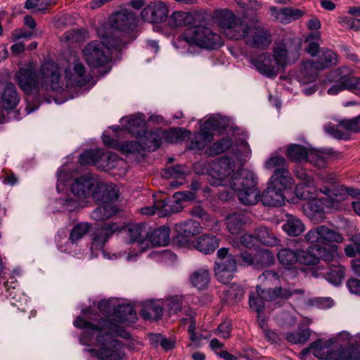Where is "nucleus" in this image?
Returning <instances> with one entry per match:
<instances>
[{"label": "nucleus", "mask_w": 360, "mask_h": 360, "mask_svg": "<svg viewBox=\"0 0 360 360\" xmlns=\"http://www.w3.org/2000/svg\"><path fill=\"white\" fill-rule=\"evenodd\" d=\"M63 69L64 77L58 65L52 60H47L41 65L38 74L32 66L24 70V96H27L26 110L28 114L39 106V91L41 87L63 92L71 87L85 86L91 80V77L85 65L75 54L70 55Z\"/></svg>", "instance_id": "1"}, {"label": "nucleus", "mask_w": 360, "mask_h": 360, "mask_svg": "<svg viewBox=\"0 0 360 360\" xmlns=\"http://www.w3.org/2000/svg\"><path fill=\"white\" fill-rule=\"evenodd\" d=\"M208 181L212 186L229 188L244 205H255L259 199L256 174L247 169L236 170L235 162L229 157L221 158L211 164Z\"/></svg>", "instance_id": "2"}, {"label": "nucleus", "mask_w": 360, "mask_h": 360, "mask_svg": "<svg viewBox=\"0 0 360 360\" xmlns=\"http://www.w3.org/2000/svg\"><path fill=\"white\" fill-rule=\"evenodd\" d=\"M77 328L83 329L79 341L82 344H95L98 349H88L98 360H122L121 345L115 336L129 339L130 334L121 326L108 321H99L98 324L79 316L74 323Z\"/></svg>", "instance_id": "3"}, {"label": "nucleus", "mask_w": 360, "mask_h": 360, "mask_svg": "<svg viewBox=\"0 0 360 360\" xmlns=\"http://www.w3.org/2000/svg\"><path fill=\"white\" fill-rule=\"evenodd\" d=\"M70 191L75 199H60L59 202L68 211H74L83 206V201L89 198L100 200L102 196L115 199L118 190L113 184H105L91 174H86L74 180Z\"/></svg>", "instance_id": "4"}, {"label": "nucleus", "mask_w": 360, "mask_h": 360, "mask_svg": "<svg viewBox=\"0 0 360 360\" xmlns=\"http://www.w3.org/2000/svg\"><path fill=\"white\" fill-rule=\"evenodd\" d=\"M225 35L234 40H243L245 44L257 49H265L271 42L269 32L261 25H248L232 12L226 11L220 19Z\"/></svg>", "instance_id": "5"}, {"label": "nucleus", "mask_w": 360, "mask_h": 360, "mask_svg": "<svg viewBox=\"0 0 360 360\" xmlns=\"http://www.w3.org/2000/svg\"><path fill=\"white\" fill-rule=\"evenodd\" d=\"M221 44L220 36L205 25L188 27L173 42L179 53L187 56L198 55L200 49H212Z\"/></svg>", "instance_id": "6"}, {"label": "nucleus", "mask_w": 360, "mask_h": 360, "mask_svg": "<svg viewBox=\"0 0 360 360\" xmlns=\"http://www.w3.org/2000/svg\"><path fill=\"white\" fill-rule=\"evenodd\" d=\"M336 257V248L333 246L308 248L307 250L283 248L277 253L280 263L289 269L298 262L306 265H314L317 264L319 259L329 262Z\"/></svg>", "instance_id": "7"}, {"label": "nucleus", "mask_w": 360, "mask_h": 360, "mask_svg": "<svg viewBox=\"0 0 360 360\" xmlns=\"http://www.w3.org/2000/svg\"><path fill=\"white\" fill-rule=\"evenodd\" d=\"M336 339H319L310 345L309 348L303 349L300 356L304 359L310 351L313 354L321 359L326 360H360V349L358 348H349L340 350L335 345Z\"/></svg>", "instance_id": "8"}, {"label": "nucleus", "mask_w": 360, "mask_h": 360, "mask_svg": "<svg viewBox=\"0 0 360 360\" xmlns=\"http://www.w3.org/2000/svg\"><path fill=\"white\" fill-rule=\"evenodd\" d=\"M122 47L121 39L105 37L101 42L93 41L88 44L83 49V55L90 66L98 67L105 65L110 59V49L120 50Z\"/></svg>", "instance_id": "9"}, {"label": "nucleus", "mask_w": 360, "mask_h": 360, "mask_svg": "<svg viewBox=\"0 0 360 360\" xmlns=\"http://www.w3.org/2000/svg\"><path fill=\"white\" fill-rule=\"evenodd\" d=\"M227 126V120L219 115L209 116L201 125L200 132L195 134L188 146L191 150H202L213 141L212 131L219 129H225Z\"/></svg>", "instance_id": "10"}, {"label": "nucleus", "mask_w": 360, "mask_h": 360, "mask_svg": "<svg viewBox=\"0 0 360 360\" xmlns=\"http://www.w3.org/2000/svg\"><path fill=\"white\" fill-rule=\"evenodd\" d=\"M304 239L307 243L312 245L309 248L335 247L337 257L333 261H336L338 258L337 245H330L333 243H342L343 240L342 236L336 230L326 225L317 226L307 232L304 235ZM330 262H333V260Z\"/></svg>", "instance_id": "11"}, {"label": "nucleus", "mask_w": 360, "mask_h": 360, "mask_svg": "<svg viewBox=\"0 0 360 360\" xmlns=\"http://www.w3.org/2000/svg\"><path fill=\"white\" fill-rule=\"evenodd\" d=\"M302 41L299 38L288 39L284 43L276 44L274 47L272 56L278 70L283 69L290 63L295 61L300 56Z\"/></svg>", "instance_id": "12"}, {"label": "nucleus", "mask_w": 360, "mask_h": 360, "mask_svg": "<svg viewBox=\"0 0 360 360\" xmlns=\"http://www.w3.org/2000/svg\"><path fill=\"white\" fill-rule=\"evenodd\" d=\"M126 231L129 243L136 245L135 252H130L127 257V261L133 262L140 254L149 250L148 232L141 224L129 225Z\"/></svg>", "instance_id": "13"}, {"label": "nucleus", "mask_w": 360, "mask_h": 360, "mask_svg": "<svg viewBox=\"0 0 360 360\" xmlns=\"http://www.w3.org/2000/svg\"><path fill=\"white\" fill-rule=\"evenodd\" d=\"M233 139L231 138L221 139L214 143V144L208 148L207 153L210 155H215L224 153L226 150L231 148L236 158L240 162H245L251 155V150L248 143L241 139L233 144Z\"/></svg>", "instance_id": "14"}, {"label": "nucleus", "mask_w": 360, "mask_h": 360, "mask_svg": "<svg viewBox=\"0 0 360 360\" xmlns=\"http://www.w3.org/2000/svg\"><path fill=\"white\" fill-rule=\"evenodd\" d=\"M169 8L161 1L150 2L141 13V18L149 23H162L168 18Z\"/></svg>", "instance_id": "15"}, {"label": "nucleus", "mask_w": 360, "mask_h": 360, "mask_svg": "<svg viewBox=\"0 0 360 360\" xmlns=\"http://www.w3.org/2000/svg\"><path fill=\"white\" fill-rule=\"evenodd\" d=\"M119 229L120 226L116 223H112L96 229L91 247V255L94 257H97L98 252H101L105 256V252L103 251V247L108 241V238Z\"/></svg>", "instance_id": "16"}, {"label": "nucleus", "mask_w": 360, "mask_h": 360, "mask_svg": "<svg viewBox=\"0 0 360 360\" xmlns=\"http://www.w3.org/2000/svg\"><path fill=\"white\" fill-rule=\"evenodd\" d=\"M188 199L189 195L187 193L176 192L169 200L157 201L158 209L160 206L158 216L159 217H164L172 213L180 212L183 209L181 201Z\"/></svg>", "instance_id": "17"}, {"label": "nucleus", "mask_w": 360, "mask_h": 360, "mask_svg": "<svg viewBox=\"0 0 360 360\" xmlns=\"http://www.w3.org/2000/svg\"><path fill=\"white\" fill-rule=\"evenodd\" d=\"M317 77L316 68H314V64L311 62L303 63L299 82L302 86V92L309 96L315 93L317 90V86L315 81Z\"/></svg>", "instance_id": "18"}, {"label": "nucleus", "mask_w": 360, "mask_h": 360, "mask_svg": "<svg viewBox=\"0 0 360 360\" xmlns=\"http://www.w3.org/2000/svg\"><path fill=\"white\" fill-rule=\"evenodd\" d=\"M251 63L259 72L268 77H274L278 73V65L270 54L262 53L252 58Z\"/></svg>", "instance_id": "19"}, {"label": "nucleus", "mask_w": 360, "mask_h": 360, "mask_svg": "<svg viewBox=\"0 0 360 360\" xmlns=\"http://www.w3.org/2000/svg\"><path fill=\"white\" fill-rule=\"evenodd\" d=\"M327 197L326 202L328 208L341 210L343 208L341 202L347 198V187L344 186H334L331 188L320 190Z\"/></svg>", "instance_id": "20"}, {"label": "nucleus", "mask_w": 360, "mask_h": 360, "mask_svg": "<svg viewBox=\"0 0 360 360\" xmlns=\"http://www.w3.org/2000/svg\"><path fill=\"white\" fill-rule=\"evenodd\" d=\"M325 207L328 208L326 198L321 200L315 197L303 205V210L311 220L319 223L325 219Z\"/></svg>", "instance_id": "21"}, {"label": "nucleus", "mask_w": 360, "mask_h": 360, "mask_svg": "<svg viewBox=\"0 0 360 360\" xmlns=\"http://www.w3.org/2000/svg\"><path fill=\"white\" fill-rule=\"evenodd\" d=\"M350 74V69L347 67H342L338 69L332 70L327 76V82H336L337 84L332 86L328 90L330 95H336L340 91L347 89L346 84V77Z\"/></svg>", "instance_id": "22"}, {"label": "nucleus", "mask_w": 360, "mask_h": 360, "mask_svg": "<svg viewBox=\"0 0 360 360\" xmlns=\"http://www.w3.org/2000/svg\"><path fill=\"white\" fill-rule=\"evenodd\" d=\"M268 183L285 193L291 191L295 181L288 168H283L275 170Z\"/></svg>", "instance_id": "23"}, {"label": "nucleus", "mask_w": 360, "mask_h": 360, "mask_svg": "<svg viewBox=\"0 0 360 360\" xmlns=\"http://www.w3.org/2000/svg\"><path fill=\"white\" fill-rule=\"evenodd\" d=\"M19 101L20 98L13 84L7 83L0 87V112H2V109L14 108Z\"/></svg>", "instance_id": "24"}, {"label": "nucleus", "mask_w": 360, "mask_h": 360, "mask_svg": "<svg viewBox=\"0 0 360 360\" xmlns=\"http://www.w3.org/2000/svg\"><path fill=\"white\" fill-rule=\"evenodd\" d=\"M117 198L118 196L115 199H108L102 196V199L99 200L101 205L92 212L91 218L96 221H104L116 214L118 210L114 202Z\"/></svg>", "instance_id": "25"}, {"label": "nucleus", "mask_w": 360, "mask_h": 360, "mask_svg": "<svg viewBox=\"0 0 360 360\" xmlns=\"http://www.w3.org/2000/svg\"><path fill=\"white\" fill-rule=\"evenodd\" d=\"M163 300H149L142 303L141 316L146 320H158L163 314Z\"/></svg>", "instance_id": "26"}, {"label": "nucleus", "mask_w": 360, "mask_h": 360, "mask_svg": "<svg viewBox=\"0 0 360 360\" xmlns=\"http://www.w3.org/2000/svg\"><path fill=\"white\" fill-rule=\"evenodd\" d=\"M120 123L129 133L138 137L145 134L146 120L143 114H137L129 117H122Z\"/></svg>", "instance_id": "27"}, {"label": "nucleus", "mask_w": 360, "mask_h": 360, "mask_svg": "<svg viewBox=\"0 0 360 360\" xmlns=\"http://www.w3.org/2000/svg\"><path fill=\"white\" fill-rule=\"evenodd\" d=\"M191 245L198 251L209 255L219 247V239L210 234H203L193 240Z\"/></svg>", "instance_id": "28"}, {"label": "nucleus", "mask_w": 360, "mask_h": 360, "mask_svg": "<svg viewBox=\"0 0 360 360\" xmlns=\"http://www.w3.org/2000/svg\"><path fill=\"white\" fill-rule=\"evenodd\" d=\"M266 206L278 207L284 203V192L272 185L267 184V187L263 192L262 195H259V199ZM259 200H258L259 202Z\"/></svg>", "instance_id": "29"}, {"label": "nucleus", "mask_w": 360, "mask_h": 360, "mask_svg": "<svg viewBox=\"0 0 360 360\" xmlns=\"http://www.w3.org/2000/svg\"><path fill=\"white\" fill-rule=\"evenodd\" d=\"M228 263L223 261H216L215 262V276L217 280L222 283H229L236 271V260L230 259Z\"/></svg>", "instance_id": "30"}, {"label": "nucleus", "mask_w": 360, "mask_h": 360, "mask_svg": "<svg viewBox=\"0 0 360 360\" xmlns=\"http://www.w3.org/2000/svg\"><path fill=\"white\" fill-rule=\"evenodd\" d=\"M136 18L131 13L120 12L115 13L110 18V25L113 30L127 32L134 26Z\"/></svg>", "instance_id": "31"}, {"label": "nucleus", "mask_w": 360, "mask_h": 360, "mask_svg": "<svg viewBox=\"0 0 360 360\" xmlns=\"http://www.w3.org/2000/svg\"><path fill=\"white\" fill-rule=\"evenodd\" d=\"M271 15L276 20L287 24L298 19L302 15L301 11L298 9L285 8L278 9L276 6H271L269 8Z\"/></svg>", "instance_id": "32"}, {"label": "nucleus", "mask_w": 360, "mask_h": 360, "mask_svg": "<svg viewBox=\"0 0 360 360\" xmlns=\"http://www.w3.org/2000/svg\"><path fill=\"white\" fill-rule=\"evenodd\" d=\"M170 229L162 226L148 233L149 249L153 247L166 246L170 241Z\"/></svg>", "instance_id": "33"}, {"label": "nucleus", "mask_w": 360, "mask_h": 360, "mask_svg": "<svg viewBox=\"0 0 360 360\" xmlns=\"http://www.w3.org/2000/svg\"><path fill=\"white\" fill-rule=\"evenodd\" d=\"M114 319H117L120 322L127 323H134L137 319L136 314L133 307L129 304H124V301L120 300L117 303L113 314Z\"/></svg>", "instance_id": "34"}, {"label": "nucleus", "mask_w": 360, "mask_h": 360, "mask_svg": "<svg viewBox=\"0 0 360 360\" xmlns=\"http://www.w3.org/2000/svg\"><path fill=\"white\" fill-rule=\"evenodd\" d=\"M282 229L290 236H297L304 231L305 226L298 217L288 214L283 220Z\"/></svg>", "instance_id": "35"}, {"label": "nucleus", "mask_w": 360, "mask_h": 360, "mask_svg": "<svg viewBox=\"0 0 360 360\" xmlns=\"http://www.w3.org/2000/svg\"><path fill=\"white\" fill-rule=\"evenodd\" d=\"M249 222L250 219L245 214L233 213L226 217V229L231 234L236 235L238 234L243 227Z\"/></svg>", "instance_id": "36"}, {"label": "nucleus", "mask_w": 360, "mask_h": 360, "mask_svg": "<svg viewBox=\"0 0 360 360\" xmlns=\"http://www.w3.org/2000/svg\"><path fill=\"white\" fill-rule=\"evenodd\" d=\"M176 232L185 238L193 237L202 231L200 224L193 220H187L174 225Z\"/></svg>", "instance_id": "37"}, {"label": "nucleus", "mask_w": 360, "mask_h": 360, "mask_svg": "<svg viewBox=\"0 0 360 360\" xmlns=\"http://www.w3.org/2000/svg\"><path fill=\"white\" fill-rule=\"evenodd\" d=\"M210 281V273L207 268H200L194 271L190 276L191 284L198 290L206 288Z\"/></svg>", "instance_id": "38"}, {"label": "nucleus", "mask_w": 360, "mask_h": 360, "mask_svg": "<svg viewBox=\"0 0 360 360\" xmlns=\"http://www.w3.org/2000/svg\"><path fill=\"white\" fill-rule=\"evenodd\" d=\"M122 162V160L116 154L110 151L104 152L101 150L98 167L103 170H110Z\"/></svg>", "instance_id": "39"}, {"label": "nucleus", "mask_w": 360, "mask_h": 360, "mask_svg": "<svg viewBox=\"0 0 360 360\" xmlns=\"http://www.w3.org/2000/svg\"><path fill=\"white\" fill-rule=\"evenodd\" d=\"M317 193L318 191L314 182L299 184L295 189V194L297 198L308 201L316 197Z\"/></svg>", "instance_id": "40"}, {"label": "nucleus", "mask_w": 360, "mask_h": 360, "mask_svg": "<svg viewBox=\"0 0 360 360\" xmlns=\"http://www.w3.org/2000/svg\"><path fill=\"white\" fill-rule=\"evenodd\" d=\"M300 290H292L290 288L276 287L264 290L266 301L273 300L278 297L288 298L295 293H302Z\"/></svg>", "instance_id": "41"}, {"label": "nucleus", "mask_w": 360, "mask_h": 360, "mask_svg": "<svg viewBox=\"0 0 360 360\" xmlns=\"http://www.w3.org/2000/svg\"><path fill=\"white\" fill-rule=\"evenodd\" d=\"M194 20L192 14L185 11H175L169 18V24L173 27L191 24Z\"/></svg>", "instance_id": "42"}, {"label": "nucleus", "mask_w": 360, "mask_h": 360, "mask_svg": "<svg viewBox=\"0 0 360 360\" xmlns=\"http://www.w3.org/2000/svg\"><path fill=\"white\" fill-rule=\"evenodd\" d=\"M265 301L266 300L264 294V290H262L259 285L257 286L255 290L250 292L249 296L250 307L258 314L262 311Z\"/></svg>", "instance_id": "43"}, {"label": "nucleus", "mask_w": 360, "mask_h": 360, "mask_svg": "<svg viewBox=\"0 0 360 360\" xmlns=\"http://www.w3.org/2000/svg\"><path fill=\"white\" fill-rule=\"evenodd\" d=\"M308 62H311L314 64V68H316V73H317L318 70L335 64L337 63V55L331 50H324L319 56V61L316 63L311 60Z\"/></svg>", "instance_id": "44"}, {"label": "nucleus", "mask_w": 360, "mask_h": 360, "mask_svg": "<svg viewBox=\"0 0 360 360\" xmlns=\"http://www.w3.org/2000/svg\"><path fill=\"white\" fill-rule=\"evenodd\" d=\"M141 138V141L143 142V148L145 150H155L161 144V136L157 132H149L145 129V134H143Z\"/></svg>", "instance_id": "45"}, {"label": "nucleus", "mask_w": 360, "mask_h": 360, "mask_svg": "<svg viewBox=\"0 0 360 360\" xmlns=\"http://www.w3.org/2000/svg\"><path fill=\"white\" fill-rule=\"evenodd\" d=\"M72 166L70 165H63L58 171L56 188L58 192L64 191L67 187V183L72 178L71 170Z\"/></svg>", "instance_id": "46"}, {"label": "nucleus", "mask_w": 360, "mask_h": 360, "mask_svg": "<svg viewBox=\"0 0 360 360\" xmlns=\"http://www.w3.org/2000/svg\"><path fill=\"white\" fill-rule=\"evenodd\" d=\"M309 153L306 148L297 144L290 145L287 150L288 158L293 162L307 161Z\"/></svg>", "instance_id": "47"}, {"label": "nucleus", "mask_w": 360, "mask_h": 360, "mask_svg": "<svg viewBox=\"0 0 360 360\" xmlns=\"http://www.w3.org/2000/svg\"><path fill=\"white\" fill-rule=\"evenodd\" d=\"M345 276V269L341 265L332 266L326 274V279L334 285H339L342 283Z\"/></svg>", "instance_id": "48"}, {"label": "nucleus", "mask_w": 360, "mask_h": 360, "mask_svg": "<svg viewBox=\"0 0 360 360\" xmlns=\"http://www.w3.org/2000/svg\"><path fill=\"white\" fill-rule=\"evenodd\" d=\"M264 168L268 170H277L283 168H288L285 159L278 155L272 154L265 162Z\"/></svg>", "instance_id": "49"}, {"label": "nucleus", "mask_w": 360, "mask_h": 360, "mask_svg": "<svg viewBox=\"0 0 360 360\" xmlns=\"http://www.w3.org/2000/svg\"><path fill=\"white\" fill-rule=\"evenodd\" d=\"M101 151V149L85 151L79 158V163L82 165H96L98 167Z\"/></svg>", "instance_id": "50"}, {"label": "nucleus", "mask_w": 360, "mask_h": 360, "mask_svg": "<svg viewBox=\"0 0 360 360\" xmlns=\"http://www.w3.org/2000/svg\"><path fill=\"white\" fill-rule=\"evenodd\" d=\"M256 235L257 240L266 245L273 246L277 243L276 238L266 227L259 228L256 230Z\"/></svg>", "instance_id": "51"}, {"label": "nucleus", "mask_w": 360, "mask_h": 360, "mask_svg": "<svg viewBox=\"0 0 360 360\" xmlns=\"http://www.w3.org/2000/svg\"><path fill=\"white\" fill-rule=\"evenodd\" d=\"M90 225L88 223H79L76 224L72 229L69 236L70 243H76L82 239L89 231Z\"/></svg>", "instance_id": "52"}, {"label": "nucleus", "mask_w": 360, "mask_h": 360, "mask_svg": "<svg viewBox=\"0 0 360 360\" xmlns=\"http://www.w3.org/2000/svg\"><path fill=\"white\" fill-rule=\"evenodd\" d=\"M190 135V131L183 129L182 128H176L167 131L165 137L169 143H177L183 141L186 138L189 137Z\"/></svg>", "instance_id": "53"}, {"label": "nucleus", "mask_w": 360, "mask_h": 360, "mask_svg": "<svg viewBox=\"0 0 360 360\" xmlns=\"http://www.w3.org/2000/svg\"><path fill=\"white\" fill-rule=\"evenodd\" d=\"M187 173L188 169L186 167L182 165H177L175 167H169L167 168L164 171L162 175L165 178L183 180Z\"/></svg>", "instance_id": "54"}, {"label": "nucleus", "mask_w": 360, "mask_h": 360, "mask_svg": "<svg viewBox=\"0 0 360 360\" xmlns=\"http://www.w3.org/2000/svg\"><path fill=\"white\" fill-rule=\"evenodd\" d=\"M309 337L310 330L308 328L286 334L287 340L293 344L304 343L309 340Z\"/></svg>", "instance_id": "55"}, {"label": "nucleus", "mask_w": 360, "mask_h": 360, "mask_svg": "<svg viewBox=\"0 0 360 360\" xmlns=\"http://www.w3.org/2000/svg\"><path fill=\"white\" fill-rule=\"evenodd\" d=\"M342 129L344 128L341 126V122L338 125L328 123L324 127L326 133L330 134L333 137L338 139H347L349 138L347 132L346 131H343Z\"/></svg>", "instance_id": "56"}, {"label": "nucleus", "mask_w": 360, "mask_h": 360, "mask_svg": "<svg viewBox=\"0 0 360 360\" xmlns=\"http://www.w3.org/2000/svg\"><path fill=\"white\" fill-rule=\"evenodd\" d=\"M163 301L164 308L167 309L168 313L170 315L176 314L181 309V297L177 295L172 296L167 298L166 300H163Z\"/></svg>", "instance_id": "57"}, {"label": "nucleus", "mask_w": 360, "mask_h": 360, "mask_svg": "<svg viewBox=\"0 0 360 360\" xmlns=\"http://www.w3.org/2000/svg\"><path fill=\"white\" fill-rule=\"evenodd\" d=\"M182 323L186 324L188 323V333L189 335V339L192 342V345L198 347L200 345V342L202 339L200 335H198L195 332V320L193 316H190L187 319H182Z\"/></svg>", "instance_id": "58"}, {"label": "nucleus", "mask_w": 360, "mask_h": 360, "mask_svg": "<svg viewBox=\"0 0 360 360\" xmlns=\"http://www.w3.org/2000/svg\"><path fill=\"white\" fill-rule=\"evenodd\" d=\"M244 295L243 288L237 284H233L229 290L226 291V298L228 302L231 303L238 302L242 300Z\"/></svg>", "instance_id": "59"}, {"label": "nucleus", "mask_w": 360, "mask_h": 360, "mask_svg": "<svg viewBox=\"0 0 360 360\" xmlns=\"http://www.w3.org/2000/svg\"><path fill=\"white\" fill-rule=\"evenodd\" d=\"M120 302L117 298H110L108 300H103L98 303V309L103 314H112L113 316L117 303Z\"/></svg>", "instance_id": "60"}, {"label": "nucleus", "mask_w": 360, "mask_h": 360, "mask_svg": "<svg viewBox=\"0 0 360 360\" xmlns=\"http://www.w3.org/2000/svg\"><path fill=\"white\" fill-rule=\"evenodd\" d=\"M122 152L125 154L140 153L141 150H145L143 148V142L141 139L139 141H127L121 146Z\"/></svg>", "instance_id": "61"}, {"label": "nucleus", "mask_w": 360, "mask_h": 360, "mask_svg": "<svg viewBox=\"0 0 360 360\" xmlns=\"http://www.w3.org/2000/svg\"><path fill=\"white\" fill-rule=\"evenodd\" d=\"M307 161L311 162L314 165L322 168L326 166V159L323 154L318 150H309Z\"/></svg>", "instance_id": "62"}, {"label": "nucleus", "mask_w": 360, "mask_h": 360, "mask_svg": "<svg viewBox=\"0 0 360 360\" xmlns=\"http://www.w3.org/2000/svg\"><path fill=\"white\" fill-rule=\"evenodd\" d=\"M258 257L259 262L256 264V266L259 267H264L270 266L274 262V255L268 250H262L258 252Z\"/></svg>", "instance_id": "63"}, {"label": "nucleus", "mask_w": 360, "mask_h": 360, "mask_svg": "<svg viewBox=\"0 0 360 360\" xmlns=\"http://www.w3.org/2000/svg\"><path fill=\"white\" fill-rule=\"evenodd\" d=\"M341 126L347 132L360 131V115L350 120L341 121Z\"/></svg>", "instance_id": "64"}]
</instances>
